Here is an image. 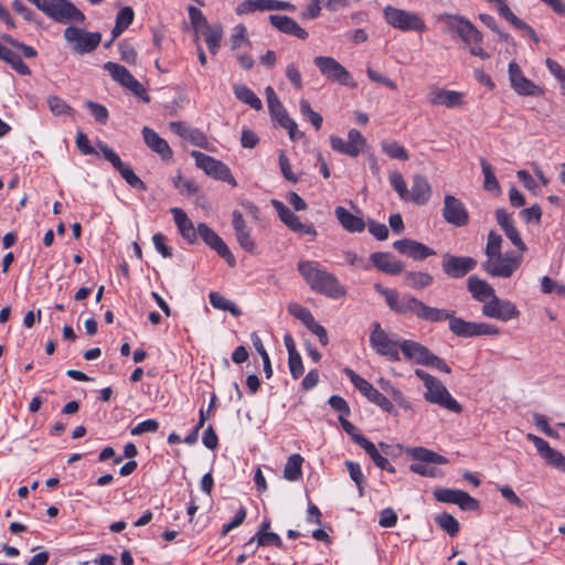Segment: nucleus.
<instances>
[{"mask_svg":"<svg viewBox=\"0 0 565 565\" xmlns=\"http://www.w3.org/2000/svg\"><path fill=\"white\" fill-rule=\"evenodd\" d=\"M417 319L430 323L448 321L449 330L460 338H472L480 335H498L500 329L486 322L466 321L456 317L452 310L445 308L430 307L424 301L417 299L413 312Z\"/></svg>","mask_w":565,"mask_h":565,"instance_id":"f257e3e1","label":"nucleus"},{"mask_svg":"<svg viewBox=\"0 0 565 565\" xmlns=\"http://www.w3.org/2000/svg\"><path fill=\"white\" fill-rule=\"evenodd\" d=\"M297 268L313 291L332 299L347 296V289L339 282L338 278L333 274L315 266L312 262L301 260Z\"/></svg>","mask_w":565,"mask_h":565,"instance_id":"f03ea898","label":"nucleus"},{"mask_svg":"<svg viewBox=\"0 0 565 565\" xmlns=\"http://www.w3.org/2000/svg\"><path fill=\"white\" fill-rule=\"evenodd\" d=\"M414 373L424 382L426 387L424 398L428 403L436 404L456 414L462 412V406L451 396L447 387L437 377L422 369H416Z\"/></svg>","mask_w":565,"mask_h":565,"instance_id":"7ed1b4c3","label":"nucleus"},{"mask_svg":"<svg viewBox=\"0 0 565 565\" xmlns=\"http://www.w3.org/2000/svg\"><path fill=\"white\" fill-rule=\"evenodd\" d=\"M34 4L47 17L62 24L72 22L83 24L86 19L70 0H36Z\"/></svg>","mask_w":565,"mask_h":565,"instance_id":"20e7f679","label":"nucleus"},{"mask_svg":"<svg viewBox=\"0 0 565 565\" xmlns=\"http://www.w3.org/2000/svg\"><path fill=\"white\" fill-rule=\"evenodd\" d=\"M399 350L403 355L417 364L437 369L441 372L449 374L451 369L447 363L436 354H434L427 347L414 340H402Z\"/></svg>","mask_w":565,"mask_h":565,"instance_id":"39448f33","label":"nucleus"},{"mask_svg":"<svg viewBox=\"0 0 565 565\" xmlns=\"http://www.w3.org/2000/svg\"><path fill=\"white\" fill-rule=\"evenodd\" d=\"M383 17L387 24L403 32L422 33L426 30L425 21L419 14L395 8L391 4L383 9Z\"/></svg>","mask_w":565,"mask_h":565,"instance_id":"423d86ee","label":"nucleus"},{"mask_svg":"<svg viewBox=\"0 0 565 565\" xmlns=\"http://www.w3.org/2000/svg\"><path fill=\"white\" fill-rule=\"evenodd\" d=\"M438 21L445 24L446 33L456 34L465 45L483 40L482 33L462 15L444 13L438 17Z\"/></svg>","mask_w":565,"mask_h":565,"instance_id":"0eeeda50","label":"nucleus"},{"mask_svg":"<svg viewBox=\"0 0 565 565\" xmlns=\"http://www.w3.org/2000/svg\"><path fill=\"white\" fill-rule=\"evenodd\" d=\"M407 454L414 460L419 461L412 463L409 470L423 477L436 478L439 476L437 468L428 467L425 463L446 465L449 462L446 457L424 447L411 448L407 450Z\"/></svg>","mask_w":565,"mask_h":565,"instance_id":"6e6552de","label":"nucleus"},{"mask_svg":"<svg viewBox=\"0 0 565 565\" xmlns=\"http://www.w3.org/2000/svg\"><path fill=\"white\" fill-rule=\"evenodd\" d=\"M63 38L70 44L71 50L79 55L95 51L102 41L99 32H87L72 25L64 30Z\"/></svg>","mask_w":565,"mask_h":565,"instance_id":"1a4fd4ad","label":"nucleus"},{"mask_svg":"<svg viewBox=\"0 0 565 565\" xmlns=\"http://www.w3.org/2000/svg\"><path fill=\"white\" fill-rule=\"evenodd\" d=\"M399 340L392 339L388 333L382 329L380 322H373L370 333V344L377 354L386 356L391 361H399Z\"/></svg>","mask_w":565,"mask_h":565,"instance_id":"9d476101","label":"nucleus"},{"mask_svg":"<svg viewBox=\"0 0 565 565\" xmlns=\"http://www.w3.org/2000/svg\"><path fill=\"white\" fill-rule=\"evenodd\" d=\"M191 157L195 160L196 167L202 169L207 175L227 182L233 186L237 185L230 168L222 161L198 150H193Z\"/></svg>","mask_w":565,"mask_h":565,"instance_id":"9b49d317","label":"nucleus"},{"mask_svg":"<svg viewBox=\"0 0 565 565\" xmlns=\"http://www.w3.org/2000/svg\"><path fill=\"white\" fill-rule=\"evenodd\" d=\"M351 383L364 395L371 403L377 405L387 413H394V406L388 398L376 390L369 381L360 376L352 369L345 367L343 370Z\"/></svg>","mask_w":565,"mask_h":565,"instance_id":"f8f14e48","label":"nucleus"},{"mask_svg":"<svg viewBox=\"0 0 565 565\" xmlns=\"http://www.w3.org/2000/svg\"><path fill=\"white\" fill-rule=\"evenodd\" d=\"M265 95L271 119L277 121L282 128L287 129L289 138L295 140L298 132L297 122L289 117L271 86H267L265 88Z\"/></svg>","mask_w":565,"mask_h":565,"instance_id":"ddd939ff","label":"nucleus"},{"mask_svg":"<svg viewBox=\"0 0 565 565\" xmlns=\"http://www.w3.org/2000/svg\"><path fill=\"white\" fill-rule=\"evenodd\" d=\"M104 68L109 72L111 78L120 85L132 92L143 102L149 103L150 96L145 87L132 76V74L122 65L115 62H106Z\"/></svg>","mask_w":565,"mask_h":565,"instance_id":"4468645a","label":"nucleus"},{"mask_svg":"<svg viewBox=\"0 0 565 565\" xmlns=\"http://www.w3.org/2000/svg\"><path fill=\"white\" fill-rule=\"evenodd\" d=\"M313 63L327 79L341 85L355 87V83H351L350 73L335 58L330 56H316Z\"/></svg>","mask_w":565,"mask_h":565,"instance_id":"2eb2a0df","label":"nucleus"},{"mask_svg":"<svg viewBox=\"0 0 565 565\" xmlns=\"http://www.w3.org/2000/svg\"><path fill=\"white\" fill-rule=\"evenodd\" d=\"M97 147L103 153L104 158L113 164V167L120 173L122 179H125V181L131 188L142 191L147 189L145 182L138 175H136L130 166L121 161L120 157L111 148L102 141L97 143Z\"/></svg>","mask_w":565,"mask_h":565,"instance_id":"dca6fc26","label":"nucleus"},{"mask_svg":"<svg viewBox=\"0 0 565 565\" xmlns=\"http://www.w3.org/2000/svg\"><path fill=\"white\" fill-rule=\"evenodd\" d=\"M520 264L521 257L499 254L488 257L482 263V268L493 277L510 278Z\"/></svg>","mask_w":565,"mask_h":565,"instance_id":"f3484780","label":"nucleus"},{"mask_svg":"<svg viewBox=\"0 0 565 565\" xmlns=\"http://www.w3.org/2000/svg\"><path fill=\"white\" fill-rule=\"evenodd\" d=\"M482 313L488 318L500 321H509L516 319L520 316L519 309L512 301L508 299H500L495 295L490 299V301L483 305Z\"/></svg>","mask_w":565,"mask_h":565,"instance_id":"a211bd4d","label":"nucleus"},{"mask_svg":"<svg viewBox=\"0 0 565 565\" xmlns=\"http://www.w3.org/2000/svg\"><path fill=\"white\" fill-rule=\"evenodd\" d=\"M330 145L334 151L355 158L365 147L366 140L358 129L353 128L349 130L347 141L341 137L331 136Z\"/></svg>","mask_w":565,"mask_h":565,"instance_id":"6ab92c4d","label":"nucleus"},{"mask_svg":"<svg viewBox=\"0 0 565 565\" xmlns=\"http://www.w3.org/2000/svg\"><path fill=\"white\" fill-rule=\"evenodd\" d=\"M198 234L204 241V243L210 248L215 250L217 255L222 257L231 267L235 266L236 260L234 255L214 230H212L205 223H199Z\"/></svg>","mask_w":565,"mask_h":565,"instance_id":"aec40b11","label":"nucleus"},{"mask_svg":"<svg viewBox=\"0 0 565 565\" xmlns=\"http://www.w3.org/2000/svg\"><path fill=\"white\" fill-rule=\"evenodd\" d=\"M433 494L437 501L457 504L463 511H475L479 508V501L462 490L437 488Z\"/></svg>","mask_w":565,"mask_h":565,"instance_id":"412c9836","label":"nucleus"},{"mask_svg":"<svg viewBox=\"0 0 565 565\" xmlns=\"http://www.w3.org/2000/svg\"><path fill=\"white\" fill-rule=\"evenodd\" d=\"M287 310L292 317L300 320L313 334H316L322 345L328 344V333L326 328L315 320L313 315L308 308L297 302H290L287 306Z\"/></svg>","mask_w":565,"mask_h":565,"instance_id":"4be33fe9","label":"nucleus"},{"mask_svg":"<svg viewBox=\"0 0 565 565\" xmlns=\"http://www.w3.org/2000/svg\"><path fill=\"white\" fill-rule=\"evenodd\" d=\"M443 270L451 278H462L475 269L477 260L469 256H455L449 253L443 255Z\"/></svg>","mask_w":565,"mask_h":565,"instance_id":"5701e85b","label":"nucleus"},{"mask_svg":"<svg viewBox=\"0 0 565 565\" xmlns=\"http://www.w3.org/2000/svg\"><path fill=\"white\" fill-rule=\"evenodd\" d=\"M273 207L277 212L280 221L294 232H299L306 235L316 236L317 231L312 224H305L300 218L282 202L273 199L270 201Z\"/></svg>","mask_w":565,"mask_h":565,"instance_id":"b1692460","label":"nucleus"},{"mask_svg":"<svg viewBox=\"0 0 565 565\" xmlns=\"http://www.w3.org/2000/svg\"><path fill=\"white\" fill-rule=\"evenodd\" d=\"M443 216L447 223L458 227L469 223V214L463 203L451 194L445 195Z\"/></svg>","mask_w":565,"mask_h":565,"instance_id":"393cba45","label":"nucleus"},{"mask_svg":"<svg viewBox=\"0 0 565 565\" xmlns=\"http://www.w3.org/2000/svg\"><path fill=\"white\" fill-rule=\"evenodd\" d=\"M509 79L512 88L521 96H537L542 89L531 79L526 78L519 64L514 61L509 64Z\"/></svg>","mask_w":565,"mask_h":565,"instance_id":"a878e982","label":"nucleus"},{"mask_svg":"<svg viewBox=\"0 0 565 565\" xmlns=\"http://www.w3.org/2000/svg\"><path fill=\"white\" fill-rule=\"evenodd\" d=\"M526 437L534 444L537 452L548 465L565 472V457L561 451L552 448L546 440L536 435L527 434Z\"/></svg>","mask_w":565,"mask_h":565,"instance_id":"bb28decb","label":"nucleus"},{"mask_svg":"<svg viewBox=\"0 0 565 565\" xmlns=\"http://www.w3.org/2000/svg\"><path fill=\"white\" fill-rule=\"evenodd\" d=\"M393 247L401 254L406 255L415 260H423L429 256L435 255V250L426 246L425 244L403 238L393 243Z\"/></svg>","mask_w":565,"mask_h":565,"instance_id":"cd10ccee","label":"nucleus"},{"mask_svg":"<svg viewBox=\"0 0 565 565\" xmlns=\"http://www.w3.org/2000/svg\"><path fill=\"white\" fill-rule=\"evenodd\" d=\"M427 99L434 106H446L447 108L460 107L463 104V95L456 90L445 88H433Z\"/></svg>","mask_w":565,"mask_h":565,"instance_id":"c85d7f7f","label":"nucleus"},{"mask_svg":"<svg viewBox=\"0 0 565 565\" xmlns=\"http://www.w3.org/2000/svg\"><path fill=\"white\" fill-rule=\"evenodd\" d=\"M232 217L233 228L239 246L244 250L254 254L256 252V245L250 236V228L247 226L242 213L234 211Z\"/></svg>","mask_w":565,"mask_h":565,"instance_id":"c756f323","label":"nucleus"},{"mask_svg":"<svg viewBox=\"0 0 565 565\" xmlns=\"http://www.w3.org/2000/svg\"><path fill=\"white\" fill-rule=\"evenodd\" d=\"M385 294L387 295L384 298L386 305L390 307L391 310L398 315L413 316L415 303L417 300L416 297L407 295L401 298L395 289H392L391 291H385Z\"/></svg>","mask_w":565,"mask_h":565,"instance_id":"7c9ffc66","label":"nucleus"},{"mask_svg":"<svg viewBox=\"0 0 565 565\" xmlns=\"http://www.w3.org/2000/svg\"><path fill=\"white\" fill-rule=\"evenodd\" d=\"M269 21L273 26L285 34L294 35L300 40L308 38V32L288 15L270 14Z\"/></svg>","mask_w":565,"mask_h":565,"instance_id":"2f4dec72","label":"nucleus"},{"mask_svg":"<svg viewBox=\"0 0 565 565\" xmlns=\"http://www.w3.org/2000/svg\"><path fill=\"white\" fill-rule=\"evenodd\" d=\"M370 259L374 267L388 275H398L404 270L402 262L396 260L390 253L375 252Z\"/></svg>","mask_w":565,"mask_h":565,"instance_id":"473e14b6","label":"nucleus"},{"mask_svg":"<svg viewBox=\"0 0 565 565\" xmlns=\"http://www.w3.org/2000/svg\"><path fill=\"white\" fill-rule=\"evenodd\" d=\"M142 137L146 145L154 152L160 154L163 160L172 158V150L168 142L161 138L153 129L149 127L142 128Z\"/></svg>","mask_w":565,"mask_h":565,"instance_id":"72a5a7b5","label":"nucleus"},{"mask_svg":"<svg viewBox=\"0 0 565 565\" xmlns=\"http://www.w3.org/2000/svg\"><path fill=\"white\" fill-rule=\"evenodd\" d=\"M431 196V186L426 177L415 174L413 177L412 189L409 190V200L417 205H425Z\"/></svg>","mask_w":565,"mask_h":565,"instance_id":"f704fd0d","label":"nucleus"},{"mask_svg":"<svg viewBox=\"0 0 565 565\" xmlns=\"http://www.w3.org/2000/svg\"><path fill=\"white\" fill-rule=\"evenodd\" d=\"M171 213L173 214L175 225L181 236L190 244H194L198 241V227L193 226L192 221L180 207H172Z\"/></svg>","mask_w":565,"mask_h":565,"instance_id":"c9c22d12","label":"nucleus"},{"mask_svg":"<svg viewBox=\"0 0 565 565\" xmlns=\"http://www.w3.org/2000/svg\"><path fill=\"white\" fill-rule=\"evenodd\" d=\"M334 214L337 216V220L345 231L350 233H361L364 231L365 222L363 221V218L352 214L345 207L337 206L334 210Z\"/></svg>","mask_w":565,"mask_h":565,"instance_id":"e433bc0d","label":"nucleus"},{"mask_svg":"<svg viewBox=\"0 0 565 565\" xmlns=\"http://www.w3.org/2000/svg\"><path fill=\"white\" fill-rule=\"evenodd\" d=\"M355 444H358L365 450V452L370 456V458L372 459L376 467L386 470L391 473L395 472V468L390 463V461L385 457H383L379 452L377 448L372 441L366 439L364 436H358L355 438Z\"/></svg>","mask_w":565,"mask_h":565,"instance_id":"4c0bfd02","label":"nucleus"},{"mask_svg":"<svg viewBox=\"0 0 565 565\" xmlns=\"http://www.w3.org/2000/svg\"><path fill=\"white\" fill-rule=\"evenodd\" d=\"M467 287L472 297L481 302L494 296V289L486 280L476 276L468 278Z\"/></svg>","mask_w":565,"mask_h":565,"instance_id":"58836bf2","label":"nucleus"},{"mask_svg":"<svg viewBox=\"0 0 565 565\" xmlns=\"http://www.w3.org/2000/svg\"><path fill=\"white\" fill-rule=\"evenodd\" d=\"M0 60L7 62L15 72L21 75H30L29 66L22 61L21 56L11 49L0 43Z\"/></svg>","mask_w":565,"mask_h":565,"instance_id":"ea45409f","label":"nucleus"},{"mask_svg":"<svg viewBox=\"0 0 565 565\" xmlns=\"http://www.w3.org/2000/svg\"><path fill=\"white\" fill-rule=\"evenodd\" d=\"M223 33V26L220 23L206 25V29L203 30L205 43L213 55L218 52Z\"/></svg>","mask_w":565,"mask_h":565,"instance_id":"a19ab883","label":"nucleus"},{"mask_svg":"<svg viewBox=\"0 0 565 565\" xmlns=\"http://www.w3.org/2000/svg\"><path fill=\"white\" fill-rule=\"evenodd\" d=\"M404 281L409 288L418 290L430 286L434 277L426 271H406Z\"/></svg>","mask_w":565,"mask_h":565,"instance_id":"79ce46f5","label":"nucleus"},{"mask_svg":"<svg viewBox=\"0 0 565 565\" xmlns=\"http://www.w3.org/2000/svg\"><path fill=\"white\" fill-rule=\"evenodd\" d=\"M303 458L299 454L291 455L284 468V478L288 481H297L302 477Z\"/></svg>","mask_w":565,"mask_h":565,"instance_id":"37998d69","label":"nucleus"},{"mask_svg":"<svg viewBox=\"0 0 565 565\" xmlns=\"http://www.w3.org/2000/svg\"><path fill=\"white\" fill-rule=\"evenodd\" d=\"M234 94L238 100L247 104L253 109L260 110L263 108L262 100L249 87L245 85H235Z\"/></svg>","mask_w":565,"mask_h":565,"instance_id":"c03bdc74","label":"nucleus"},{"mask_svg":"<svg viewBox=\"0 0 565 565\" xmlns=\"http://www.w3.org/2000/svg\"><path fill=\"white\" fill-rule=\"evenodd\" d=\"M135 13L130 7L121 8L116 17L115 26L111 30L113 39L118 38L134 21Z\"/></svg>","mask_w":565,"mask_h":565,"instance_id":"a18cd8bd","label":"nucleus"},{"mask_svg":"<svg viewBox=\"0 0 565 565\" xmlns=\"http://www.w3.org/2000/svg\"><path fill=\"white\" fill-rule=\"evenodd\" d=\"M257 542V546H275L277 548H284V543L280 536L275 532L256 533L246 544L245 547H249Z\"/></svg>","mask_w":565,"mask_h":565,"instance_id":"49530a36","label":"nucleus"},{"mask_svg":"<svg viewBox=\"0 0 565 565\" xmlns=\"http://www.w3.org/2000/svg\"><path fill=\"white\" fill-rule=\"evenodd\" d=\"M209 299L210 303L216 309L228 311L234 317H239L242 315L241 309L233 301L226 299L218 292H211Z\"/></svg>","mask_w":565,"mask_h":565,"instance_id":"de8ad7c7","label":"nucleus"},{"mask_svg":"<svg viewBox=\"0 0 565 565\" xmlns=\"http://www.w3.org/2000/svg\"><path fill=\"white\" fill-rule=\"evenodd\" d=\"M381 148L383 152L392 159L406 161L409 158L407 150L396 140H383L381 142Z\"/></svg>","mask_w":565,"mask_h":565,"instance_id":"09e8293b","label":"nucleus"},{"mask_svg":"<svg viewBox=\"0 0 565 565\" xmlns=\"http://www.w3.org/2000/svg\"><path fill=\"white\" fill-rule=\"evenodd\" d=\"M480 166L482 170V174L484 177L483 188L489 192H500L499 181L493 172L491 164L487 159H480Z\"/></svg>","mask_w":565,"mask_h":565,"instance_id":"8fccbe9b","label":"nucleus"},{"mask_svg":"<svg viewBox=\"0 0 565 565\" xmlns=\"http://www.w3.org/2000/svg\"><path fill=\"white\" fill-rule=\"evenodd\" d=\"M435 522L449 536H456L459 532V522L449 513L444 512L435 516Z\"/></svg>","mask_w":565,"mask_h":565,"instance_id":"3c124183","label":"nucleus"},{"mask_svg":"<svg viewBox=\"0 0 565 565\" xmlns=\"http://www.w3.org/2000/svg\"><path fill=\"white\" fill-rule=\"evenodd\" d=\"M268 11V0H244L235 9L237 15Z\"/></svg>","mask_w":565,"mask_h":565,"instance_id":"603ef678","label":"nucleus"},{"mask_svg":"<svg viewBox=\"0 0 565 565\" xmlns=\"http://www.w3.org/2000/svg\"><path fill=\"white\" fill-rule=\"evenodd\" d=\"M390 183L402 200H409V190L407 189L406 182L402 173H399L398 171L390 172Z\"/></svg>","mask_w":565,"mask_h":565,"instance_id":"864d4df0","label":"nucleus"},{"mask_svg":"<svg viewBox=\"0 0 565 565\" xmlns=\"http://www.w3.org/2000/svg\"><path fill=\"white\" fill-rule=\"evenodd\" d=\"M299 106L301 115L311 122L316 130H319L322 126V116L315 111L306 99H301Z\"/></svg>","mask_w":565,"mask_h":565,"instance_id":"5fc2aeb1","label":"nucleus"},{"mask_svg":"<svg viewBox=\"0 0 565 565\" xmlns=\"http://www.w3.org/2000/svg\"><path fill=\"white\" fill-rule=\"evenodd\" d=\"M47 105L52 114L55 116L73 113V108L65 100L55 95L47 97Z\"/></svg>","mask_w":565,"mask_h":565,"instance_id":"6e6d98bb","label":"nucleus"},{"mask_svg":"<svg viewBox=\"0 0 565 565\" xmlns=\"http://www.w3.org/2000/svg\"><path fill=\"white\" fill-rule=\"evenodd\" d=\"M230 41L232 50H237L245 43L250 45V41L247 38L246 26L244 24H237L233 29V33L231 35Z\"/></svg>","mask_w":565,"mask_h":565,"instance_id":"4d7b16f0","label":"nucleus"},{"mask_svg":"<svg viewBox=\"0 0 565 565\" xmlns=\"http://www.w3.org/2000/svg\"><path fill=\"white\" fill-rule=\"evenodd\" d=\"M173 185L179 190L181 194L193 195L199 192V188L191 179H185L181 174H178L173 179Z\"/></svg>","mask_w":565,"mask_h":565,"instance_id":"13d9d810","label":"nucleus"},{"mask_svg":"<svg viewBox=\"0 0 565 565\" xmlns=\"http://www.w3.org/2000/svg\"><path fill=\"white\" fill-rule=\"evenodd\" d=\"M501 244H502V237L500 234L495 233L494 231H490L488 234V241L486 246V256L491 257L495 256L501 253Z\"/></svg>","mask_w":565,"mask_h":565,"instance_id":"bf43d9fd","label":"nucleus"},{"mask_svg":"<svg viewBox=\"0 0 565 565\" xmlns=\"http://www.w3.org/2000/svg\"><path fill=\"white\" fill-rule=\"evenodd\" d=\"M85 105L90 110V114L97 122L103 125L107 122L109 114L104 105L95 103L93 100H87Z\"/></svg>","mask_w":565,"mask_h":565,"instance_id":"052dcab7","label":"nucleus"},{"mask_svg":"<svg viewBox=\"0 0 565 565\" xmlns=\"http://www.w3.org/2000/svg\"><path fill=\"white\" fill-rule=\"evenodd\" d=\"M345 466L349 470V475H350L351 479L355 482V484L358 487L360 497H362L363 495L362 483H363L364 476L362 473L360 465L356 462H353V461H347Z\"/></svg>","mask_w":565,"mask_h":565,"instance_id":"680f3d73","label":"nucleus"},{"mask_svg":"<svg viewBox=\"0 0 565 565\" xmlns=\"http://www.w3.org/2000/svg\"><path fill=\"white\" fill-rule=\"evenodd\" d=\"M278 162L280 171L285 179H287L291 183H297L299 181V178L291 171L289 159L287 158L286 152L284 150L279 152Z\"/></svg>","mask_w":565,"mask_h":565,"instance_id":"e2e57ef3","label":"nucleus"},{"mask_svg":"<svg viewBox=\"0 0 565 565\" xmlns=\"http://www.w3.org/2000/svg\"><path fill=\"white\" fill-rule=\"evenodd\" d=\"M2 40L7 43V44H10L12 45L13 47L18 49L22 55L26 58H33L36 56V51L30 46V45H26L22 42H19L17 41L15 39H13L11 35H2Z\"/></svg>","mask_w":565,"mask_h":565,"instance_id":"0e129e2a","label":"nucleus"},{"mask_svg":"<svg viewBox=\"0 0 565 565\" xmlns=\"http://www.w3.org/2000/svg\"><path fill=\"white\" fill-rule=\"evenodd\" d=\"M288 366L291 376L297 380L303 374V364L299 352H295L288 355Z\"/></svg>","mask_w":565,"mask_h":565,"instance_id":"69168bd1","label":"nucleus"},{"mask_svg":"<svg viewBox=\"0 0 565 565\" xmlns=\"http://www.w3.org/2000/svg\"><path fill=\"white\" fill-rule=\"evenodd\" d=\"M189 18L193 25V28L199 31L201 28L206 29L207 23L206 18L203 15L202 11L194 6H189L188 8Z\"/></svg>","mask_w":565,"mask_h":565,"instance_id":"338daca9","label":"nucleus"},{"mask_svg":"<svg viewBox=\"0 0 565 565\" xmlns=\"http://www.w3.org/2000/svg\"><path fill=\"white\" fill-rule=\"evenodd\" d=\"M520 216L526 223L540 224L542 217V210L539 204H534L530 207L523 209L520 212Z\"/></svg>","mask_w":565,"mask_h":565,"instance_id":"774afa93","label":"nucleus"}]
</instances>
